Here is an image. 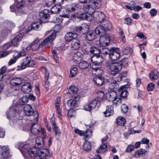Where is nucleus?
Wrapping results in <instances>:
<instances>
[{
    "label": "nucleus",
    "mask_w": 159,
    "mask_h": 159,
    "mask_svg": "<svg viewBox=\"0 0 159 159\" xmlns=\"http://www.w3.org/2000/svg\"><path fill=\"white\" fill-rule=\"evenodd\" d=\"M92 62V63L90 64V67L96 72H97L98 74H102V71L101 69V65L98 64L97 63Z\"/></svg>",
    "instance_id": "26"
},
{
    "label": "nucleus",
    "mask_w": 159,
    "mask_h": 159,
    "mask_svg": "<svg viewBox=\"0 0 159 159\" xmlns=\"http://www.w3.org/2000/svg\"><path fill=\"white\" fill-rule=\"evenodd\" d=\"M147 151L144 149H140L136 151L135 153V156L137 157H140L143 156V154H145Z\"/></svg>",
    "instance_id": "49"
},
{
    "label": "nucleus",
    "mask_w": 159,
    "mask_h": 159,
    "mask_svg": "<svg viewBox=\"0 0 159 159\" xmlns=\"http://www.w3.org/2000/svg\"><path fill=\"white\" fill-rule=\"evenodd\" d=\"M80 7L78 3H72L68 4L65 7L66 9L68 11L71 12H75L78 10Z\"/></svg>",
    "instance_id": "10"
},
{
    "label": "nucleus",
    "mask_w": 159,
    "mask_h": 159,
    "mask_svg": "<svg viewBox=\"0 0 159 159\" xmlns=\"http://www.w3.org/2000/svg\"><path fill=\"white\" fill-rule=\"evenodd\" d=\"M60 101V98L59 97H57L56 100L55 105L56 108L57 112L58 114V116L59 118L61 119V115L59 105V103Z\"/></svg>",
    "instance_id": "29"
},
{
    "label": "nucleus",
    "mask_w": 159,
    "mask_h": 159,
    "mask_svg": "<svg viewBox=\"0 0 159 159\" xmlns=\"http://www.w3.org/2000/svg\"><path fill=\"white\" fill-rule=\"evenodd\" d=\"M158 73L157 71L152 70L149 75L150 79L152 80L157 79L158 78Z\"/></svg>",
    "instance_id": "41"
},
{
    "label": "nucleus",
    "mask_w": 159,
    "mask_h": 159,
    "mask_svg": "<svg viewBox=\"0 0 159 159\" xmlns=\"http://www.w3.org/2000/svg\"><path fill=\"white\" fill-rule=\"evenodd\" d=\"M84 11L88 14H93L96 10V7L93 5H87L83 7Z\"/></svg>",
    "instance_id": "17"
},
{
    "label": "nucleus",
    "mask_w": 159,
    "mask_h": 159,
    "mask_svg": "<svg viewBox=\"0 0 159 159\" xmlns=\"http://www.w3.org/2000/svg\"><path fill=\"white\" fill-rule=\"evenodd\" d=\"M56 37V34L52 33L48 37L44 39L40 44V46L48 48L51 47L53 44V41Z\"/></svg>",
    "instance_id": "3"
},
{
    "label": "nucleus",
    "mask_w": 159,
    "mask_h": 159,
    "mask_svg": "<svg viewBox=\"0 0 159 159\" xmlns=\"http://www.w3.org/2000/svg\"><path fill=\"white\" fill-rule=\"evenodd\" d=\"M35 65V62L30 57H27L22 60L21 64L17 66L16 70H20L26 67H33Z\"/></svg>",
    "instance_id": "1"
},
{
    "label": "nucleus",
    "mask_w": 159,
    "mask_h": 159,
    "mask_svg": "<svg viewBox=\"0 0 159 159\" xmlns=\"http://www.w3.org/2000/svg\"><path fill=\"white\" fill-rule=\"evenodd\" d=\"M119 34L122 40V41L123 43H125V38L124 33L122 30L120 29L119 30Z\"/></svg>",
    "instance_id": "59"
},
{
    "label": "nucleus",
    "mask_w": 159,
    "mask_h": 159,
    "mask_svg": "<svg viewBox=\"0 0 159 159\" xmlns=\"http://www.w3.org/2000/svg\"><path fill=\"white\" fill-rule=\"evenodd\" d=\"M22 50L25 52H27L31 48L30 45L28 44L26 42H23L21 46Z\"/></svg>",
    "instance_id": "36"
},
{
    "label": "nucleus",
    "mask_w": 159,
    "mask_h": 159,
    "mask_svg": "<svg viewBox=\"0 0 159 159\" xmlns=\"http://www.w3.org/2000/svg\"><path fill=\"white\" fill-rule=\"evenodd\" d=\"M128 107L125 104H123L121 106V110L123 113H126L128 111Z\"/></svg>",
    "instance_id": "64"
},
{
    "label": "nucleus",
    "mask_w": 159,
    "mask_h": 159,
    "mask_svg": "<svg viewBox=\"0 0 159 159\" xmlns=\"http://www.w3.org/2000/svg\"><path fill=\"white\" fill-rule=\"evenodd\" d=\"M115 93L114 92H111L107 93L106 94V98L109 101H112L115 97Z\"/></svg>",
    "instance_id": "56"
},
{
    "label": "nucleus",
    "mask_w": 159,
    "mask_h": 159,
    "mask_svg": "<svg viewBox=\"0 0 159 159\" xmlns=\"http://www.w3.org/2000/svg\"><path fill=\"white\" fill-rule=\"evenodd\" d=\"M101 48H102L99 49L100 53H101L102 54L105 55H109L111 52V48L110 49L105 47H102Z\"/></svg>",
    "instance_id": "47"
},
{
    "label": "nucleus",
    "mask_w": 159,
    "mask_h": 159,
    "mask_svg": "<svg viewBox=\"0 0 159 159\" xmlns=\"http://www.w3.org/2000/svg\"><path fill=\"white\" fill-rule=\"evenodd\" d=\"M120 49L117 47L111 48V52L109 55L110 59L112 61H115L118 59L120 57L119 52Z\"/></svg>",
    "instance_id": "4"
},
{
    "label": "nucleus",
    "mask_w": 159,
    "mask_h": 159,
    "mask_svg": "<svg viewBox=\"0 0 159 159\" xmlns=\"http://www.w3.org/2000/svg\"><path fill=\"white\" fill-rule=\"evenodd\" d=\"M88 45L89 46L90 52L91 53L94 54V55H96L97 54H99L100 53L99 49L95 47H92L91 45L89 43H88Z\"/></svg>",
    "instance_id": "37"
},
{
    "label": "nucleus",
    "mask_w": 159,
    "mask_h": 159,
    "mask_svg": "<svg viewBox=\"0 0 159 159\" xmlns=\"http://www.w3.org/2000/svg\"><path fill=\"white\" fill-rule=\"evenodd\" d=\"M97 94L98 98L100 100L102 99L104 96L103 92L101 90L98 91L97 93Z\"/></svg>",
    "instance_id": "62"
},
{
    "label": "nucleus",
    "mask_w": 159,
    "mask_h": 159,
    "mask_svg": "<svg viewBox=\"0 0 159 159\" xmlns=\"http://www.w3.org/2000/svg\"><path fill=\"white\" fill-rule=\"evenodd\" d=\"M141 130H135L133 129H132L130 130L129 132H128L125 133L124 134V135L125 137L127 136H129L131 134H134L136 133H140L141 132Z\"/></svg>",
    "instance_id": "54"
},
{
    "label": "nucleus",
    "mask_w": 159,
    "mask_h": 159,
    "mask_svg": "<svg viewBox=\"0 0 159 159\" xmlns=\"http://www.w3.org/2000/svg\"><path fill=\"white\" fill-rule=\"evenodd\" d=\"M89 103L93 109L98 107L100 105V102L95 99L93 100Z\"/></svg>",
    "instance_id": "35"
},
{
    "label": "nucleus",
    "mask_w": 159,
    "mask_h": 159,
    "mask_svg": "<svg viewBox=\"0 0 159 159\" xmlns=\"http://www.w3.org/2000/svg\"><path fill=\"white\" fill-rule=\"evenodd\" d=\"M16 2L15 5L10 6L11 11V12H15L17 15H20L21 13L20 12L19 13L18 11L23 7L24 4L22 2V0H16Z\"/></svg>",
    "instance_id": "5"
},
{
    "label": "nucleus",
    "mask_w": 159,
    "mask_h": 159,
    "mask_svg": "<svg viewBox=\"0 0 159 159\" xmlns=\"http://www.w3.org/2000/svg\"><path fill=\"white\" fill-rule=\"evenodd\" d=\"M82 58V54L80 52H77L75 53L73 57V61L75 63H77L80 61Z\"/></svg>",
    "instance_id": "33"
},
{
    "label": "nucleus",
    "mask_w": 159,
    "mask_h": 159,
    "mask_svg": "<svg viewBox=\"0 0 159 159\" xmlns=\"http://www.w3.org/2000/svg\"><path fill=\"white\" fill-rule=\"evenodd\" d=\"M16 146V148L20 150L23 155L25 154V153L26 152V148L28 149L30 147L29 144L22 143H17Z\"/></svg>",
    "instance_id": "13"
},
{
    "label": "nucleus",
    "mask_w": 159,
    "mask_h": 159,
    "mask_svg": "<svg viewBox=\"0 0 159 159\" xmlns=\"http://www.w3.org/2000/svg\"><path fill=\"white\" fill-rule=\"evenodd\" d=\"M32 88L31 84L29 83H26L22 86L21 90L23 93L27 94L31 91Z\"/></svg>",
    "instance_id": "24"
},
{
    "label": "nucleus",
    "mask_w": 159,
    "mask_h": 159,
    "mask_svg": "<svg viewBox=\"0 0 159 159\" xmlns=\"http://www.w3.org/2000/svg\"><path fill=\"white\" fill-rule=\"evenodd\" d=\"M107 66L112 75H115L119 72L122 69V65L118 62L108 61Z\"/></svg>",
    "instance_id": "2"
},
{
    "label": "nucleus",
    "mask_w": 159,
    "mask_h": 159,
    "mask_svg": "<svg viewBox=\"0 0 159 159\" xmlns=\"http://www.w3.org/2000/svg\"><path fill=\"white\" fill-rule=\"evenodd\" d=\"M125 54H129L131 56L133 52V50L128 47H126L124 48L122 51Z\"/></svg>",
    "instance_id": "53"
},
{
    "label": "nucleus",
    "mask_w": 159,
    "mask_h": 159,
    "mask_svg": "<svg viewBox=\"0 0 159 159\" xmlns=\"http://www.w3.org/2000/svg\"><path fill=\"white\" fill-rule=\"evenodd\" d=\"M39 148H36L35 147H33L31 148L28 149L26 148V152L25 154L23 155L25 157V155L28 154L29 156L31 157H33L35 156L39 155Z\"/></svg>",
    "instance_id": "7"
},
{
    "label": "nucleus",
    "mask_w": 159,
    "mask_h": 159,
    "mask_svg": "<svg viewBox=\"0 0 159 159\" xmlns=\"http://www.w3.org/2000/svg\"><path fill=\"white\" fill-rule=\"evenodd\" d=\"M94 20L97 22L102 23V21L105 20L106 18L105 14L101 11H97L94 13Z\"/></svg>",
    "instance_id": "9"
},
{
    "label": "nucleus",
    "mask_w": 159,
    "mask_h": 159,
    "mask_svg": "<svg viewBox=\"0 0 159 159\" xmlns=\"http://www.w3.org/2000/svg\"><path fill=\"white\" fill-rule=\"evenodd\" d=\"M20 41L17 37L14 38L11 41V44L15 47H17Z\"/></svg>",
    "instance_id": "58"
},
{
    "label": "nucleus",
    "mask_w": 159,
    "mask_h": 159,
    "mask_svg": "<svg viewBox=\"0 0 159 159\" xmlns=\"http://www.w3.org/2000/svg\"><path fill=\"white\" fill-rule=\"evenodd\" d=\"M49 11L47 9H44V11L40 13L39 15L40 17V21L42 23L47 22V19L49 16Z\"/></svg>",
    "instance_id": "12"
},
{
    "label": "nucleus",
    "mask_w": 159,
    "mask_h": 159,
    "mask_svg": "<svg viewBox=\"0 0 159 159\" xmlns=\"http://www.w3.org/2000/svg\"><path fill=\"white\" fill-rule=\"evenodd\" d=\"M0 148L1 149L2 155L5 158H7L11 156L9 149L8 146H0Z\"/></svg>",
    "instance_id": "16"
},
{
    "label": "nucleus",
    "mask_w": 159,
    "mask_h": 159,
    "mask_svg": "<svg viewBox=\"0 0 159 159\" xmlns=\"http://www.w3.org/2000/svg\"><path fill=\"white\" fill-rule=\"evenodd\" d=\"M86 38L89 41H91L95 38V35L93 31H90L86 34Z\"/></svg>",
    "instance_id": "40"
},
{
    "label": "nucleus",
    "mask_w": 159,
    "mask_h": 159,
    "mask_svg": "<svg viewBox=\"0 0 159 159\" xmlns=\"http://www.w3.org/2000/svg\"><path fill=\"white\" fill-rule=\"evenodd\" d=\"M13 107H10L6 113L7 117L9 120H14L15 117L17 114V111Z\"/></svg>",
    "instance_id": "8"
},
{
    "label": "nucleus",
    "mask_w": 159,
    "mask_h": 159,
    "mask_svg": "<svg viewBox=\"0 0 159 159\" xmlns=\"http://www.w3.org/2000/svg\"><path fill=\"white\" fill-rule=\"evenodd\" d=\"M28 99L27 96H24L21 98L20 101V103L21 105L26 104L28 102Z\"/></svg>",
    "instance_id": "60"
},
{
    "label": "nucleus",
    "mask_w": 159,
    "mask_h": 159,
    "mask_svg": "<svg viewBox=\"0 0 159 159\" xmlns=\"http://www.w3.org/2000/svg\"><path fill=\"white\" fill-rule=\"evenodd\" d=\"M95 33L97 34L104 36L106 34V31L104 27L102 25L97 26L95 30Z\"/></svg>",
    "instance_id": "23"
},
{
    "label": "nucleus",
    "mask_w": 159,
    "mask_h": 159,
    "mask_svg": "<svg viewBox=\"0 0 159 159\" xmlns=\"http://www.w3.org/2000/svg\"><path fill=\"white\" fill-rule=\"evenodd\" d=\"M92 62L97 63V64L101 65V64L104 61V58L102 56L97 54L93 55L91 58Z\"/></svg>",
    "instance_id": "18"
},
{
    "label": "nucleus",
    "mask_w": 159,
    "mask_h": 159,
    "mask_svg": "<svg viewBox=\"0 0 159 159\" xmlns=\"http://www.w3.org/2000/svg\"><path fill=\"white\" fill-rule=\"evenodd\" d=\"M44 143V139L43 137H37L35 139L36 144L38 146H43Z\"/></svg>",
    "instance_id": "44"
},
{
    "label": "nucleus",
    "mask_w": 159,
    "mask_h": 159,
    "mask_svg": "<svg viewBox=\"0 0 159 159\" xmlns=\"http://www.w3.org/2000/svg\"><path fill=\"white\" fill-rule=\"evenodd\" d=\"M23 81V79L21 78L15 77L11 79L10 80V83L13 86H18L21 85Z\"/></svg>",
    "instance_id": "14"
},
{
    "label": "nucleus",
    "mask_w": 159,
    "mask_h": 159,
    "mask_svg": "<svg viewBox=\"0 0 159 159\" xmlns=\"http://www.w3.org/2000/svg\"><path fill=\"white\" fill-rule=\"evenodd\" d=\"M41 21H37L33 23L31 26L29 27L27 29V31H30L34 29L37 30L40 28L41 26Z\"/></svg>",
    "instance_id": "27"
},
{
    "label": "nucleus",
    "mask_w": 159,
    "mask_h": 159,
    "mask_svg": "<svg viewBox=\"0 0 159 159\" xmlns=\"http://www.w3.org/2000/svg\"><path fill=\"white\" fill-rule=\"evenodd\" d=\"M98 46L100 48L105 47L110 43L111 39L107 35L100 36Z\"/></svg>",
    "instance_id": "6"
},
{
    "label": "nucleus",
    "mask_w": 159,
    "mask_h": 159,
    "mask_svg": "<svg viewBox=\"0 0 159 159\" xmlns=\"http://www.w3.org/2000/svg\"><path fill=\"white\" fill-rule=\"evenodd\" d=\"M41 39L36 38L30 44L31 48L33 50H35L40 48H42L41 46H40V42Z\"/></svg>",
    "instance_id": "25"
},
{
    "label": "nucleus",
    "mask_w": 159,
    "mask_h": 159,
    "mask_svg": "<svg viewBox=\"0 0 159 159\" xmlns=\"http://www.w3.org/2000/svg\"><path fill=\"white\" fill-rule=\"evenodd\" d=\"M26 55L25 52H20L17 54L15 53L13 55V57L15 58H18L21 57L25 56Z\"/></svg>",
    "instance_id": "61"
},
{
    "label": "nucleus",
    "mask_w": 159,
    "mask_h": 159,
    "mask_svg": "<svg viewBox=\"0 0 159 159\" xmlns=\"http://www.w3.org/2000/svg\"><path fill=\"white\" fill-rule=\"evenodd\" d=\"M52 127L56 135H59L60 134V132L58 130V128L57 125H56L55 123H53L52 124Z\"/></svg>",
    "instance_id": "57"
},
{
    "label": "nucleus",
    "mask_w": 159,
    "mask_h": 159,
    "mask_svg": "<svg viewBox=\"0 0 159 159\" xmlns=\"http://www.w3.org/2000/svg\"><path fill=\"white\" fill-rule=\"evenodd\" d=\"M77 104L76 101L75 99L69 100L67 103V105L70 107V108L74 107Z\"/></svg>",
    "instance_id": "46"
},
{
    "label": "nucleus",
    "mask_w": 159,
    "mask_h": 159,
    "mask_svg": "<svg viewBox=\"0 0 159 159\" xmlns=\"http://www.w3.org/2000/svg\"><path fill=\"white\" fill-rule=\"evenodd\" d=\"M50 153L49 150L47 148H43L39 149V155L43 157H45L49 156Z\"/></svg>",
    "instance_id": "31"
},
{
    "label": "nucleus",
    "mask_w": 159,
    "mask_h": 159,
    "mask_svg": "<svg viewBox=\"0 0 159 159\" xmlns=\"http://www.w3.org/2000/svg\"><path fill=\"white\" fill-rule=\"evenodd\" d=\"M126 122L125 119L122 117H119L116 120V123L119 125L123 126L125 124Z\"/></svg>",
    "instance_id": "45"
},
{
    "label": "nucleus",
    "mask_w": 159,
    "mask_h": 159,
    "mask_svg": "<svg viewBox=\"0 0 159 159\" xmlns=\"http://www.w3.org/2000/svg\"><path fill=\"white\" fill-rule=\"evenodd\" d=\"M89 29V25L86 23L83 24L81 26L76 27L75 28L77 32L83 34L85 33L88 31Z\"/></svg>",
    "instance_id": "20"
},
{
    "label": "nucleus",
    "mask_w": 159,
    "mask_h": 159,
    "mask_svg": "<svg viewBox=\"0 0 159 159\" xmlns=\"http://www.w3.org/2000/svg\"><path fill=\"white\" fill-rule=\"evenodd\" d=\"M135 3L134 1L131 2L128 5H126V7L128 9L132 10L134 7H135Z\"/></svg>",
    "instance_id": "63"
},
{
    "label": "nucleus",
    "mask_w": 159,
    "mask_h": 159,
    "mask_svg": "<svg viewBox=\"0 0 159 159\" xmlns=\"http://www.w3.org/2000/svg\"><path fill=\"white\" fill-rule=\"evenodd\" d=\"M126 85H124L120 87L119 89H118V91L119 93L121 98H125L127 97L128 94V92L125 89Z\"/></svg>",
    "instance_id": "28"
},
{
    "label": "nucleus",
    "mask_w": 159,
    "mask_h": 159,
    "mask_svg": "<svg viewBox=\"0 0 159 159\" xmlns=\"http://www.w3.org/2000/svg\"><path fill=\"white\" fill-rule=\"evenodd\" d=\"M5 26L10 29H12L15 26V25L12 21L7 20L5 23Z\"/></svg>",
    "instance_id": "50"
},
{
    "label": "nucleus",
    "mask_w": 159,
    "mask_h": 159,
    "mask_svg": "<svg viewBox=\"0 0 159 159\" xmlns=\"http://www.w3.org/2000/svg\"><path fill=\"white\" fill-rule=\"evenodd\" d=\"M113 113V108L112 106H107L106 111L104 112L106 117L110 116L112 115Z\"/></svg>",
    "instance_id": "34"
},
{
    "label": "nucleus",
    "mask_w": 159,
    "mask_h": 159,
    "mask_svg": "<svg viewBox=\"0 0 159 159\" xmlns=\"http://www.w3.org/2000/svg\"><path fill=\"white\" fill-rule=\"evenodd\" d=\"M111 101L114 104L117 105H120L121 103V100L120 96L115 97Z\"/></svg>",
    "instance_id": "51"
},
{
    "label": "nucleus",
    "mask_w": 159,
    "mask_h": 159,
    "mask_svg": "<svg viewBox=\"0 0 159 159\" xmlns=\"http://www.w3.org/2000/svg\"><path fill=\"white\" fill-rule=\"evenodd\" d=\"M107 150V145L105 144H103L100 146L96 150V152L98 153H102L105 152Z\"/></svg>",
    "instance_id": "38"
},
{
    "label": "nucleus",
    "mask_w": 159,
    "mask_h": 159,
    "mask_svg": "<svg viewBox=\"0 0 159 159\" xmlns=\"http://www.w3.org/2000/svg\"><path fill=\"white\" fill-rule=\"evenodd\" d=\"M83 149L89 152L91 150V147L89 142L85 141L83 147Z\"/></svg>",
    "instance_id": "39"
},
{
    "label": "nucleus",
    "mask_w": 159,
    "mask_h": 159,
    "mask_svg": "<svg viewBox=\"0 0 159 159\" xmlns=\"http://www.w3.org/2000/svg\"><path fill=\"white\" fill-rule=\"evenodd\" d=\"M63 1H62L61 2V1H59V2H54L57 4L53 6L51 8V12L52 14H56L58 13H59L61 10V4L63 3Z\"/></svg>",
    "instance_id": "11"
},
{
    "label": "nucleus",
    "mask_w": 159,
    "mask_h": 159,
    "mask_svg": "<svg viewBox=\"0 0 159 159\" xmlns=\"http://www.w3.org/2000/svg\"><path fill=\"white\" fill-rule=\"evenodd\" d=\"M41 127L40 125L38 124L37 123L32 124L31 126V133L35 135L38 134L40 132Z\"/></svg>",
    "instance_id": "15"
},
{
    "label": "nucleus",
    "mask_w": 159,
    "mask_h": 159,
    "mask_svg": "<svg viewBox=\"0 0 159 159\" xmlns=\"http://www.w3.org/2000/svg\"><path fill=\"white\" fill-rule=\"evenodd\" d=\"M78 91V88L77 87L75 86H71L68 89L67 93L70 94H76Z\"/></svg>",
    "instance_id": "48"
},
{
    "label": "nucleus",
    "mask_w": 159,
    "mask_h": 159,
    "mask_svg": "<svg viewBox=\"0 0 159 159\" xmlns=\"http://www.w3.org/2000/svg\"><path fill=\"white\" fill-rule=\"evenodd\" d=\"M89 66V64L87 62L83 61L79 63V66L82 70L86 69Z\"/></svg>",
    "instance_id": "42"
},
{
    "label": "nucleus",
    "mask_w": 159,
    "mask_h": 159,
    "mask_svg": "<svg viewBox=\"0 0 159 159\" xmlns=\"http://www.w3.org/2000/svg\"><path fill=\"white\" fill-rule=\"evenodd\" d=\"M78 73V70L75 67H72L70 69L69 75L70 77L72 78L74 77Z\"/></svg>",
    "instance_id": "43"
},
{
    "label": "nucleus",
    "mask_w": 159,
    "mask_h": 159,
    "mask_svg": "<svg viewBox=\"0 0 159 159\" xmlns=\"http://www.w3.org/2000/svg\"><path fill=\"white\" fill-rule=\"evenodd\" d=\"M106 30H110L112 29V25L111 23L109 20H105L101 23Z\"/></svg>",
    "instance_id": "30"
},
{
    "label": "nucleus",
    "mask_w": 159,
    "mask_h": 159,
    "mask_svg": "<svg viewBox=\"0 0 159 159\" xmlns=\"http://www.w3.org/2000/svg\"><path fill=\"white\" fill-rule=\"evenodd\" d=\"M113 79L115 82H119L121 80L122 75L120 74H117V73L115 75H113Z\"/></svg>",
    "instance_id": "52"
},
{
    "label": "nucleus",
    "mask_w": 159,
    "mask_h": 159,
    "mask_svg": "<svg viewBox=\"0 0 159 159\" xmlns=\"http://www.w3.org/2000/svg\"><path fill=\"white\" fill-rule=\"evenodd\" d=\"M71 48L73 50L78 49L81 46L80 42L78 39H74L71 43Z\"/></svg>",
    "instance_id": "22"
},
{
    "label": "nucleus",
    "mask_w": 159,
    "mask_h": 159,
    "mask_svg": "<svg viewBox=\"0 0 159 159\" xmlns=\"http://www.w3.org/2000/svg\"><path fill=\"white\" fill-rule=\"evenodd\" d=\"M24 111L25 114L27 116H31L35 113L34 112L33 109L32 108L31 106L29 104L26 105L24 106Z\"/></svg>",
    "instance_id": "21"
},
{
    "label": "nucleus",
    "mask_w": 159,
    "mask_h": 159,
    "mask_svg": "<svg viewBox=\"0 0 159 159\" xmlns=\"http://www.w3.org/2000/svg\"><path fill=\"white\" fill-rule=\"evenodd\" d=\"M93 80L94 84L98 86L103 85L104 80V78L101 76L94 78Z\"/></svg>",
    "instance_id": "32"
},
{
    "label": "nucleus",
    "mask_w": 159,
    "mask_h": 159,
    "mask_svg": "<svg viewBox=\"0 0 159 159\" xmlns=\"http://www.w3.org/2000/svg\"><path fill=\"white\" fill-rule=\"evenodd\" d=\"M77 34L71 32L67 33L65 36V40L66 42H69L72 41L74 39L77 38Z\"/></svg>",
    "instance_id": "19"
},
{
    "label": "nucleus",
    "mask_w": 159,
    "mask_h": 159,
    "mask_svg": "<svg viewBox=\"0 0 159 159\" xmlns=\"http://www.w3.org/2000/svg\"><path fill=\"white\" fill-rule=\"evenodd\" d=\"M119 85L115 82L112 83L109 85V88L112 91H113L115 90V89L118 88Z\"/></svg>",
    "instance_id": "55"
}]
</instances>
